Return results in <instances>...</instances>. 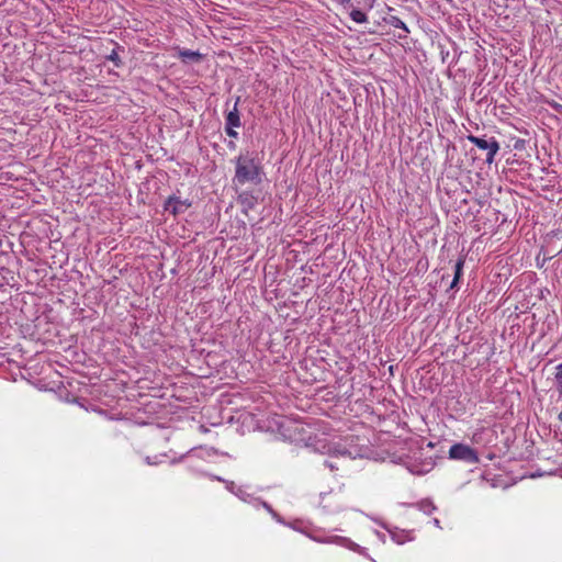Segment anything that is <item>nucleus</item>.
<instances>
[{
	"instance_id": "1a4fd4ad",
	"label": "nucleus",
	"mask_w": 562,
	"mask_h": 562,
	"mask_svg": "<svg viewBox=\"0 0 562 562\" xmlns=\"http://www.w3.org/2000/svg\"><path fill=\"white\" fill-rule=\"evenodd\" d=\"M350 18L356 23H366L368 21L366 13H363L362 11L357 10V9H353L350 12Z\"/></svg>"
},
{
	"instance_id": "f257e3e1",
	"label": "nucleus",
	"mask_w": 562,
	"mask_h": 562,
	"mask_svg": "<svg viewBox=\"0 0 562 562\" xmlns=\"http://www.w3.org/2000/svg\"><path fill=\"white\" fill-rule=\"evenodd\" d=\"M262 165L254 155L240 154L235 162L234 184L244 186L246 183L259 184L261 182Z\"/></svg>"
},
{
	"instance_id": "6e6552de",
	"label": "nucleus",
	"mask_w": 562,
	"mask_h": 562,
	"mask_svg": "<svg viewBox=\"0 0 562 562\" xmlns=\"http://www.w3.org/2000/svg\"><path fill=\"white\" fill-rule=\"evenodd\" d=\"M464 258L463 257H460L456 265H454V278L450 284V288H454L458 283V281L460 280L461 276H462V270H463V266H464Z\"/></svg>"
},
{
	"instance_id": "4468645a",
	"label": "nucleus",
	"mask_w": 562,
	"mask_h": 562,
	"mask_svg": "<svg viewBox=\"0 0 562 562\" xmlns=\"http://www.w3.org/2000/svg\"><path fill=\"white\" fill-rule=\"evenodd\" d=\"M331 471L334 470H337L338 468L336 467V464H334L333 462L330 461H326L325 463Z\"/></svg>"
},
{
	"instance_id": "423d86ee",
	"label": "nucleus",
	"mask_w": 562,
	"mask_h": 562,
	"mask_svg": "<svg viewBox=\"0 0 562 562\" xmlns=\"http://www.w3.org/2000/svg\"><path fill=\"white\" fill-rule=\"evenodd\" d=\"M238 201L245 209H254L256 204V198L249 192H241L238 194Z\"/></svg>"
},
{
	"instance_id": "f03ea898",
	"label": "nucleus",
	"mask_w": 562,
	"mask_h": 562,
	"mask_svg": "<svg viewBox=\"0 0 562 562\" xmlns=\"http://www.w3.org/2000/svg\"><path fill=\"white\" fill-rule=\"evenodd\" d=\"M448 457L451 460L462 461L469 464H476L480 461L476 450L464 443L452 445L448 451Z\"/></svg>"
},
{
	"instance_id": "20e7f679",
	"label": "nucleus",
	"mask_w": 562,
	"mask_h": 562,
	"mask_svg": "<svg viewBox=\"0 0 562 562\" xmlns=\"http://www.w3.org/2000/svg\"><path fill=\"white\" fill-rule=\"evenodd\" d=\"M191 206V202L188 200H181L178 196H169L165 202V211L171 213L177 216L179 214L184 213Z\"/></svg>"
},
{
	"instance_id": "f8f14e48",
	"label": "nucleus",
	"mask_w": 562,
	"mask_h": 562,
	"mask_svg": "<svg viewBox=\"0 0 562 562\" xmlns=\"http://www.w3.org/2000/svg\"><path fill=\"white\" fill-rule=\"evenodd\" d=\"M555 370V379L562 383V363H560Z\"/></svg>"
},
{
	"instance_id": "9b49d317",
	"label": "nucleus",
	"mask_w": 562,
	"mask_h": 562,
	"mask_svg": "<svg viewBox=\"0 0 562 562\" xmlns=\"http://www.w3.org/2000/svg\"><path fill=\"white\" fill-rule=\"evenodd\" d=\"M393 25L397 29H403L404 31L408 32L406 24L400 19H395V22L393 23Z\"/></svg>"
},
{
	"instance_id": "7ed1b4c3",
	"label": "nucleus",
	"mask_w": 562,
	"mask_h": 562,
	"mask_svg": "<svg viewBox=\"0 0 562 562\" xmlns=\"http://www.w3.org/2000/svg\"><path fill=\"white\" fill-rule=\"evenodd\" d=\"M468 140L474 144L477 148L482 150H486L485 162L491 165L494 162L496 155L499 151V143L495 137H491L490 139H485L483 137H479L475 135H469Z\"/></svg>"
},
{
	"instance_id": "0eeeda50",
	"label": "nucleus",
	"mask_w": 562,
	"mask_h": 562,
	"mask_svg": "<svg viewBox=\"0 0 562 562\" xmlns=\"http://www.w3.org/2000/svg\"><path fill=\"white\" fill-rule=\"evenodd\" d=\"M179 57L183 61H188V60L200 61L202 59V55L199 52H193V50H190V49H181L179 52Z\"/></svg>"
},
{
	"instance_id": "39448f33",
	"label": "nucleus",
	"mask_w": 562,
	"mask_h": 562,
	"mask_svg": "<svg viewBox=\"0 0 562 562\" xmlns=\"http://www.w3.org/2000/svg\"><path fill=\"white\" fill-rule=\"evenodd\" d=\"M238 101H239V98H237L233 110H231L228 112V114L226 115V125H228V127H239L240 126V119H239V113L237 110Z\"/></svg>"
},
{
	"instance_id": "9d476101",
	"label": "nucleus",
	"mask_w": 562,
	"mask_h": 562,
	"mask_svg": "<svg viewBox=\"0 0 562 562\" xmlns=\"http://www.w3.org/2000/svg\"><path fill=\"white\" fill-rule=\"evenodd\" d=\"M106 58L113 61L116 67H120L122 65L121 58L115 49H113Z\"/></svg>"
},
{
	"instance_id": "ddd939ff",
	"label": "nucleus",
	"mask_w": 562,
	"mask_h": 562,
	"mask_svg": "<svg viewBox=\"0 0 562 562\" xmlns=\"http://www.w3.org/2000/svg\"><path fill=\"white\" fill-rule=\"evenodd\" d=\"M226 134L231 137H236L237 136V132L234 131V127H228V125H226Z\"/></svg>"
}]
</instances>
